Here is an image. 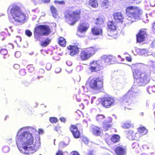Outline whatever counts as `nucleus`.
Listing matches in <instances>:
<instances>
[{"mask_svg": "<svg viewBox=\"0 0 155 155\" xmlns=\"http://www.w3.org/2000/svg\"><path fill=\"white\" fill-rule=\"evenodd\" d=\"M54 3L55 4H58L59 5H64L65 4V2L64 1H54Z\"/></svg>", "mask_w": 155, "mask_h": 155, "instance_id": "37998d69", "label": "nucleus"}, {"mask_svg": "<svg viewBox=\"0 0 155 155\" xmlns=\"http://www.w3.org/2000/svg\"><path fill=\"white\" fill-rule=\"evenodd\" d=\"M147 91L150 94L155 92V86H149L147 88Z\"/></svg>", "mask_w": 155, "mask_h": 155, "instance_id": "473e14b6", "label": "nucleus"}, {"mask_svg": "<svg viewBox=\"0 0 155 155\" xmlns=\"http://www.w3.org/2000/svg\"><path fill=\"white\" fill-rule=\"evenodd\" d=\"M103 80L101 78H94L89 79L87 81V84L91 89L99 92H102L104 90Z\"/></svg>", "mask_w": 155, "mask_h": 155, "instance_id": "0eeeda50", "label": "nucleus"}, {"mask_svg": "<svg viewBox=\"0 0 155 155\" xmlns=\"http://www.w3.org/2000/svg\"><path fill=\"white\" fill-rule=\"evenodd\" d=\"M19 74L21 76H25L26 73L25 70L24 69H21L19 71Z\"/></svg>", "mask_w": 155, "mask_h": 155, "instance_id": "f704fd0d", "label": "nucleus"}, {"mask_svg": "<svg viewBox=\"0 0 155 155\" xmlns=\"http://www.w3.org/2000/svg\"><path fill=\"white\" fill-rule=\"evenodd\" d=\"M152 28L155 30V21L152 24Z\"/></svg>", "mask_w": 155, "mask_h": 155, "instance_id": "bf43d9fd", "label": "nucleus"}, {"mask_svg": "<svg viewBox=\"0 0 155 155\" xmlns=\"http://www.w3.org/2000/svg\"><path fill=\"white\" fill-rule=\"evenodd\" d=\"M97 49L94 47H91L81 51L79 55V57L82 61L88 59L97 51Z\"/></svg>", "mask_w": 155, "mask_h": 155, "instance_id": "1a4fd4ad", "label": "nucleus"}, {"mask_svg": "<svg viewBox=\"0 0 155 155\" xmlns=\"http://www.w3.org/2000/svg\"><path fill=\"white\" fill-rule=\"evenodd\" d=\"M131 126V124L128 123H125L123 126L122 127L126 129L129 128Z\"/></svg>", "mask_w": 155, "mask_h": 155, "instance_id": "58836bf2", "label": "nucleus"}, {"mask_svg": "<svg viewBox=\"0 0 155 155\" xmlns=\"http://www.w3.org/2000/svg\"><path fill=\"white\" fill-rule=\"evenodd\" d=\"M137 131L138 133L141 134V135H144L148 133L147 129L144 127L142 126L138 128Z\"/></svg>", "mask_w": 155, "mask_h": 155, "instance_id": "4be33fe9", "label": "nucleus"}, {"mask_svg": "<svg viewBox=\"0 0 155 155\" xmlns=\"http://www.w3.org/2000/svg\"><path fill=\"white\" fill-rule=\"evenodd\" d=\"M114 100L110 97H104L101 100V104L105 108H109L114 105Z\"/></svg>", "mask_w": 155, "mask_h": 155, "instance_id": "9b49d317", "label": "nucleus"}, {"mask_svg": "<svg viewBox=\"0 0 155 155\" xmlns=\"http://www.w3.org/2000/svg\"><path fill=\"white\" fill-rule=\"evenodd\" d=\"M118 58H121V57L120 55H118L117 56Z\"/></svg>", "mask_w": 155, "mask_h": 155, "instance_id": "69168bd1", "label": "nucleus"}, {"mask_svg": "<svg viewBox=\"0 0 155 155\" xmlns=\"http://www.w3.org/2000/svg\"><path fill=\"white\" fill-rule=\"evenodd\" d=\"M7 48L9 50H10L13 48L14 46L11 44H8L7 45Z\"/></svg>", "mask_w": 155, "mask_h": 155, "instance_id": "de8ad7c7", "label": "nucleus"}, {"mask_svg": "<svg viewBox=\"0 0 155 155\" xmlns=\"http://www.w3.org/2000/svg\"><path fill=\"white\" fill-rule=\"evenodd\" d=\"M42 2L45 3H49L50 2V0H42Z\"/></svg>", "mask_w": 155, "mask_h": 155, "instance_id": "13d9d810", "label": "nucleus"}, {"mask_svg": "<svg viewBox=\"0 0 155 155\" xmlns=\"http://www.w3.org/2000/svg\"><path fill=\"white\" fill-rule=\"evenodd\" d=\"M105 118V117L104 115L101 114L98 115L96 117V119L98 122H101Z\"/></svg>", "mask_w": 155, "mask_h": 155, "instance_id": "7c9ffc66", "label": "nucleus"}, {"mask_svg": "<svg viewBox=\"0 0 155 155\" xmlns=\"http://www.w3.org/2000/svg\"><path fill=\"white\" fill-rule=\"evenodd\" d=\"M49 121L51 123H53L57 122L58 120L55 117H50L49 118Z\"/></svg>", "mask_w": 155, "mask_h": 155, "instance_id": "e433bc0d", "label": "nucleus"}, {"mask_svg": "<svg viewBox=\"0 0 155 155\" xmlns=\"http://www.w3.org/2000/svg\"><path fill=\"white\" fill-rule=\"evenodd\" d=\"M89 28L88 25L84 23H81L79 24L77 28V32L83 33L86 32Z\"/></svg>", "mask_w": 155, "mask_h": 155, "instance_id": "f3484780", "label": "nucleus"}, {"mask_svg": "<svg viewBox=\"0 0 155 155\" xmlns=\"http://www.w3.org/2000/svg\"><path fill=\"white\" fill-rule=\"evenodd\" d=\"M15 57L17 58H19L21 56V53L19 51H16L15 54Z\"/></svg>", "mask_w": 155, "mask_h": 155, "instance_id": "09e8293b", "label": "nucleus"}, {"mask_svg": "<svg viewBox=\"0 0 155 155\" xmlns=\"http://www.w3.org/2000/svg\"><path fill=\"white\" fill-rule=\"evenodd\" d=\"M81 13V9L79 8L73 11L67 10L64 14L65 21L69 25H73L80 19Z\"/></svg>", "mask_w": 155, "mask_h": 155, "instance_id": "7ed1b4c3", "label": "nucleus"}, {"mask_svg": "<svg viewBox=\"0 0 155 155\" xmlns=\"http://www.w3.org/2000/svg\"><path fill=\"white\" fill-rule=\"evenodd\" d=\"M28 70L29 72L30 73H34L35 71V68L32 66L29 65L28 66Z\"/></svg>", "mask_w": 155, "mask_h": 155, "instance_id": "2f4dec72", "label": "nucleus"}, {"mask_svg": "<svg viewBox=\"0 0 155 155\" xmlns=\"http://www.w3.org/2000/svg\"><path fill=\"white\" fill-rule=\"evenodd\" d=\"M16 143L20 150H24V153H29L31 150L36 151L40 145L39 142H34L32 134L27 131L21 133L16 137Z\"/></svg>", "mask_w": 155, "mask_h": 155, "instance_id": "f257e3e1", "label": "nucleus"}, {"mask_svg": "<svg viewBox=\"0 0 155 155\" xmlns=\"http://www.w3.org/2000/svg\"><path fill=\"white\" fill-rule=\"evenodd\" d=\"M139 95V93L133 91L132 88L129 90L128 92L122 98V102L123 104L125 106V108L128 109H131V108L127 106H129L130 102L132 100Z\"/></svg>", "mask_w": 155, "mask_h": 155, "instance_id": "6e6552de", "label": "nucleus"}, {"mask_svg": "<svg viewBox=\"0 0 155 155\" xmlns=\"http://www.w3.org/2000/svg\"><path fill=\"white\" fill-rule=\"evenodd\" d=\"M103 59L104 62L108 64H113L115 62H117L114 57L110 55L105 56Z\"/></svg>", "mask_w": 155, "mask_h": 155, "instance_id": "aec40b11", "label": "nucleus"}, {"mask_svg": "<svg viewBox=\"0 0 155 155\" xmlns=\"http://www.w3.org/2000/svg\"><path fill=\"white\" fill-rule=\"evenodd\" d=\"M13 67L15 69H18L20 68V65L18 64H15L13 66Z\"/></svg>", "mask_w": 155, "mask_h": 155, "instance_id": "864d4df0", "label": "nucleus"}, {"mask_svg": "<svg viewBox=\"0 0 155 155\" xmlns=\"http://www.w3.org/2000/svg\"><path fill=\"white\" fill-rule=\"evenodd\" d=\"M140 115H143V113H140Z\"/></svg>", "mask_w": 155, "mask_h": 155, "instance_id": "0e129e2a", "label": "nucleus"}, {"mask_svg": "<svg viewBox=\"0 0 155 155\" xmlns=\"http://www.w3.org/2000/svg\"><path fill=\"white\" fill-rule=\"evenodd\" d=\"M71 155H80L79 153L77 151H74L71 153Z\"/></svg>", "mask_w": 155, "mask_h": 155, "instance_id": "603ef678", "label": "nucleus"}, {"mask_svg": "<svg viewBox=\"0 0 155 155\" xmlns=\"http://www.w3.org/2000/svg\"><path fill=\"white\" fill-rule=\"evenodd\" d=\"M126 59L128 61L131 62V58L130 57H127Z\"/></svg>", "mask_w": 155, "mask_h": 155, "instance_id": "4d7b16f0", "label": "nucleus"}, {"mask_svg": "<svg viewBox=\"0 0 155 155\" xmlns=\"http://www.w3.org/2000/svg\"><path fill=\"white\" fill-rule=\"evenodd\" d=\"M43 131H42V130H39V134L40 133H43Z\"/></svg>", "mask_w": 155, "mask_h": 155, "instance_id": "052dcab7", "label": "nucleus"}, {"mask_svg": "<svg viewBox=\"0 0 155 155\" xmlns=\"http://www.w3.org/2000/svg\"><path fill=\"white\" fill-rule=\"evenodd\" d=\"M79 106L80 109L82 110L84 108V106L83 103H81V104H79Z\"/></svg>", "mask_w": 155, "mask_h": 155, "instance_id": "5fc2aeb1", "label": "nucleus"}, {"mask_svg": "<svg viewBox=\"0 0 155 155\" xmlns=\"http://www.w3.org/2000/svg\"><path fill=\"white\" fill-rule=\"evenodd\" d=\"M92 132L94 135L98 136L101 134V128L97 126H94L92 128Z\"/></svg>", "mask_w": 155, "mask_h": 155, "instance_id": "5701e85b", "label": "nucleus"}, {"mask_svg": "<svg viewBox=\"0 0 155 155\" xmlns=\"http://www.w3.org/2000/svg\"><path fill=\"white\" fill-rule=\"evenodd\" d=\"M138 68V65L137 64L132 66L134 82L139 86H143L149 82L150 75L141 70L137 69Z\"/></svg>", "mask_w": 155, "mask_h": 155, "instance_id": "f03ea898", "label": "nucleus"}, {"mask_svg": "<svg viewBox=\"0 0 155 155\" xmlns=\"http://www.w3.org/2000/svg\"><path fill=\"white\" fill-rule=\"evenodd\" d=\"M137 0H126L125 3H128L127 5H130L131 4L135 3Z\"/></svg>", "mask_w": 155, "mask_h": 155, "instance_id": "ea45409f", "label": "nucleus"}, {"mask_svg": "<svg viewBox=\"0 0 155 155\" xmlns=\"http://www.w3.org/2000/svg\"><path fill=\"white\" fill-rule=\"evenodd\" d=\"M51 41V39L48 38H47L44 41L41 42L40 44V45L42 47H46L49 44Z\"/></svg>", "mask_w": 155, "mask_h": 155, "instance_id": "bb28decb", "label": "nucleus"}, {"mask_svg": "<svg viewBox=\"0 0 155 155\" xmlns=\"http://www.w3.org/2000/svg\"><path fill=\"white\" fill-rule=\"evenodd\" d=\"M113 18L117 23H122L123 22L124 16L123 14L120 12L114 13L113 15Z\"/></svg>", "mask_w": 155, "mask_h": 155, "instance_id": "dca6fc26", "label": "nucleus"}, {"mask_svg": "<svg viewBox=\"0 0 155 155\" xmlns=\"http://www.w3.org/2000/svg\"><path fill=\"white\" fill-rule=\"evenodd\" d=\"M146 28H141L136 35V41L137 43H140L145 41L147 36Z\"/></svg>", "mask_w": 155, "mask_h": 155, "instance_id": "f8f14e48", "label": "nucleus"}, {"mask_svg": "<svg viewBox=\"0 0 155 155\" xmlns=\"http://www.w3.org/2000/svg\"><path fill=\"white\" fill-rule=\"evenodd\" d=\"M55 155H63V153L61 150H59L56 153Z\"/></svg>", "mask_w": 155, "mask_h": 155, "instance_id": "3c124183", "label": "nucleus"}, {"mask_svg": "<svg viewBox=\"0 0 155 155\" xmlns=\"http://www.w3.org/2000/svg\"><path fill=\"white\" fill-rule=\"evenodd\" d=\"M91 31L92 34L95 36L101 35L102 33V29L96 26H94L91 28Z\"/></svg>", "mask_w": 155, "mask_h": 155, "instance_id": "6ab92c4d", "label": "nucleus"}, {"mask_svg": "<svg viewBox=\"0 0 155 155\" xmlns=\"http://www.w3.org/2000/svg\"><path fill=\"white\" fill-rule=\"evenodd\" d=\"M112 120L111 117H108L105 120L103 123V130L106 131L110 129L112 127Z\"/></svg>", "mask_w": 155, "mask_h": 155, "instance_id": "4468645a", "label": "nucleus"}, {"mask_svg": "<svg viewBox=\"0 0 155 155\" xmlns=\"http://www.w3.org/2000/svg\"><path fill=\"white\" fill-rule=\"evenodd\" d=\"M10 12L16 21L22 22L26 19V15L21 11L19 7L16 5L13 6L10 9Z\"/></svg>", "mask_w": 155, "mask_h": 155, "instance_id": "423d86ee", "label": "nucleus"}, {"mask_svg": "<svg viewBox=\"0 0 155 155\" xmlns=\"http://www.w3.org/2000/svg\"><path fill=\"white\" fill-rule=\"evenodd\" d=\"M107 25L108 29L110 31H114L117 29V26L115 23L113 21H108Z\"/></svg>", "mask_w": 155, "mask_h": 155, "instance_id": "412c9836", "label": "nucleus"}, {"mask_svg": "<svg viewBox=\"0 0 155 155\" xmlns=\"http://www.w3.org/2000/svg\"><path fill=\"white\" fill-rule=\"evenodd\" d=\"M125 11L127 16L132 22L134 21L136 19L139 18L142 12L139 7L132 6L127 7Z\"/></svg>", "mask_w": 155, "mask_h": 155, "instance_id": "39448f33", "label": "nucleus"}, {"mask_svg": "<svg viewBox=\"0 0 155 155\" xmlns=\"http://www.w3.org/2000/svg\"><path fill=\"white\" fill-rule=\"evenodd\" d=\"M103 67L101 62L99 61H93L89 64V69L91 72L100 71Z\"/></svg>", "mask_w": 155, "mask_h": 155, "instance_id": "9d476101", "label": "nucleus"}, {"mask_svg": "<svg viewBox=\"0 0 155 155\" xmlns=\"http://www.w3.org/2000/svg\"><path fill=\"white\" fill-rule=\"evenodd\" d=\"M82 141L86 144H87L88 142L89 141L88 139L86 137H83L82 139Z\"/></svg>", "mask_w": 155, "mask_h": 155, "instance_id": "c03bdc74", "label": "nucleus"}, {"mask_svg": "<svg viewBox=\"0 0 155 155\" xmlns=\"http://www.w3.org/2000/svg\"><path fill=\"white\" fill-rule=\"evenodd\" d=\"M43 77L42 76H38L37 77V78H42Z\"/></svg>", "mask_w": 155, "mask_h": 155, "instance_id": "680f3d73", "label": "nucleus"}, {"mask_svg": "<svg viewBox=\"0 0 155 155\" xmlns=\"http://www.w3.org/2000/svg\"><path fill=\"white\" fill-rule=\"evenodd\" d=\"M79 125H81L79 123L76 124H71L69 128L73 137L75 139L79 138L81 137V132L78 130V127Z\"/></svg>", "mask_w": 155, "mask_h": 155, "instance_id": "ddd939ff", "label": "nucleus"}, {"mask_svg": "<svg viewBox=\"0 0 155 155\" xmlns=\"http://www.w3.org/2000/svg\"><path fill=\"white\" fill-rule=\"evenodd\" d=\"M77 101L79 102L81 101V100L80 99H78V98H77Z\"/></svg>", "mask_w": 155, "mask_h": 155, "instance_id": "e2e57ef3", "label": "nucleus"}, {"mask_svg": "<svg viewBox=\"0 0 155 155\" xmlns=\"http://www.w3.org/2000/svg\"><path fill=\"white\" fill-rule=\"evenodd\" d=\"M103 19L101 17L97 18L94 21L95 24L97 25H102L104 23Z\"/></svg>", "mask_w": 155, "mask_h": 155, "instance_id": "cd10ccee", "label": "nucleus"}, {"mask_svg": "<svg viewBox=\"0 0 155 155\" xmlns=\"http://www.w3.org/2000/svg\"><path fill=\"white\" fill-rule=\"evenodd\" d=\"M0 53L2 55H5L8 54V51L5 48H2L0 50Z\"/></svg>", "mask_w": 155, "mask_h": 155, "instance_id": "72a5a7b5", "label": "nucleus"}, {"mask_svg": "<svg viewBox=\"0 0 155 155\" xmlns=\"http://www.w3.org/2000/svg\"><path fill=\"white\" fill-rule=\"evenodd\" d=\"M25 34L29 37H31L32 35L31 32L29 30H26L25 31Z\"/></svg>", "mask_w": 155, "mask_h": 155, "instance_id": "49530a36", "label": "nucleus"}, {"mask_svg": "<svg viewBox=\"0 0 155 155\" xmlns=\"http://www.w3.org/2000/svg\"><path fill=\"white\" fill-rule=\"evenodd\" d=\"M114 151L117 155H126V149L122 146L116 147Z\"/></svg>", "mask_w": 155, "mask_h": 155, "instance_id": "a211bd4d", "label": "nucleus"}, {"mask_svg": "<svg viewBox=\"0 0 155 155\" xmlns=\"http://www.w3.org/2000/svg\"><path fill=\"white\" fill-rule=\"evenodd\" d=\"M120 137L118 135L114 134L111 137L110 140L113 143H115L120 141Z\"/></svg>", "mask_w": 155, "mask_h": 155, "instance_id": "b1692460", "label": "nucleus"}, {"mask_svg": "<svg viewBox=\"0 0 155 155\" xmlns=\"http://www.w3.org/2000/svg\"><path fill=\"white\" fill-rule=\"evenodd\" d=\"M51 68V64L49 63H47L45 65V68L48 71L50 70Z\"/></svg>", "mask_w": 155, "mask_h": 155, "instance_id": "79ce46f5", "label": "nucleus"}, {"mask_svg": "<svg viewBox=\"0 0 155 155\" xmlns=\"http://www.w3.org/2000/svg\"><path fill=\"white\" fill-rule=\"evenodd\" d=\"M95 151L93 150H88L87 153V155H95Z\"/></svg>", "mask_w": 155, "mask_h": 155, "instance_id": "a19ab883", "label": "nucleus"}, {"mask_svg": "<svg viewBox=\"0 0 155 155\" xmlns=\"http://www.w3.org/2000/svg\"><path fill=\"white\" fill-rule=\"evenodd\" d=\"M89 4L91 7L94 8H97L98 6V3L97 0H89Z\"/></svg>", "mask_w": 155, "mask_h": 155, "instance_id": "a878e982", "label": "nucleus"}, {"mask_svg": "<svg viewBox=\"0 0 155 155\" xmlns=\"http://www.w3.org/2000/svg\"><path fill=\"white\" fill-rule=\"evenodd\" d=\"M51 32L49 27L45 25H39L35 28L34 34L36 41H40V36H48Z\"/></svg>", "mask_w": 155, "mask_h": 155, "instance_id": "20e7f679", "label": "nucleus"}, {"mask_svg": "<svg viewBox=\"0 0 155 155\" xmlns=\"http://www.w3.org/2000/svg\"><path fill=\"white\" fill-rule=\"evenodd\" d=\"M154 57L155 58V54H154Z\"/></svg>", "mask_w": 155, "mask_h": 155, "instance_id": "338daca9", "label": "nucleus"}, {"mask_svg": "<svg viewBox=\"0 0 155 155\" xmlns=\"http://www.w3.org/2000/svg\"><path fill=\"white\" fill-rule=\"evenodd\" d=\"M61 71V69L59 67H57L55 69V72L56 73H58Z\"/></svg>", "mask_w": 155, "mask_h": 155, "instance_id": "8fccbe9b", "label": "nucleus"}, {"mask_svg": "<svg viewBox=\"0 0 155 155\" xmlns=\"http://www.w3.org/2000/svg\"><path fill=\"white\" fill-rule=\"evenodd\" d=\"M21 38L20 36H17L15 39V41L16 43L19 42L21 41Z\"/></svg>", "mask_w": 155, "mask_h": 155, "instance_id": "a18cd8bd", "label": "nucleus"}, {"mask_svg": "<svg viewBox=\"0 0 155 155\" xmlns=\"http://www.w3.org/2000/svg\"><path fill=\"white\" fill-rule=\"evenodd\" d=\"M2 150L3 153H6L9 152V148L8 146H5L2 147Z\"/></svg>", "mask_w": 155, "mask_h": 155, "instance_id": "c9c22d12", "label": "nucleus"}, {"mask_svg": "<svg viewBox=\"0 0 155 155\" xmlns=\"http://www.w3.org/2000/svg\"><path fill=\"white\" fill-rule=\"evenodd\" d=\"M148 66L151 67H155V61H150L148 62Z\"/></svg>", "mask_w": 155, "mask_h": 155, "instance_id": "4c0bfd02", "label": "nucleus"}, {"mask_svg": "<svg viewBox=\"0 0 155 155\" xmlns=\"http://www.w3.org/2000/svg\"><path fill=\"white\" fill-rule=\"evenodd\" d=\"M59 45L61 47H65L66 45V39L62 37H60L58 39Z\"/></svg>", "mask_w": 155, "mask_h": 155, "instance_id": "393cba45", "label": "nucleus"}, {"mask_svg": "<svg viewBox=\"0 0 155 155\" xmlns=\"http://www.w3.org/2000/svg\"><path fill=\"white\" fill-rule=\"evenodd\" d=\"M60 120L61 122H65L66 121V119L64 117H62L60 118Z\"/></svg>", "mask_w": 155, "mask_h": 155, "instance_id": "6e6d98bb", "label": "nucleus"}, {"mask_svg": "<svg viewBox=\"0 0 155 155\" xmlns=\"http://www.w3.org/2000/svg\"><path fill=\"white\" fill-rule=\"evenodd\" d=\"M67 48L69 51L70 54L71 56L77 55L79 52V48L77 45H69Z\"/></svg>", "mask_w": 155, "mask_h": 155, "instance_id": "2eb2a0df", "label": "nucleus"}, {"mask_svg": "<svg viewBox=\"0 0 155 155\" xmlns=\"http://www.w3.org/2000/svg\"><path fill=\"white\" fill-rule=\"evenodd\" d=\"M50 10L53 16H56L57 15V10L54 6H51L50 7Z\"/></svg>", "mask_w": 155, "mask_h": 155, "instance_id": "c85d7f7f", "label": "nucleus"}, {"mask_svg": "<svg viewBox=\"0 0 155 155\" xmlns=\"http://www.w3.org/2000/svg\"><path fill=\"white\" fill-rule=\"evenodd\" d=\"M109 2L107 0H104L102 4L101 5L105 8H107L109 7Z\"/></svg>", "mask_w": 155, "mask_h": 155, "instance_id": "c756f323", "label": "nucleus"}]
</instances>
